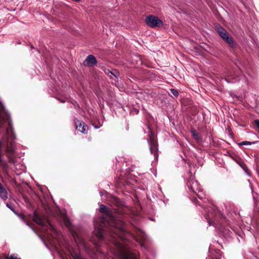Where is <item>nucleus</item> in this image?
Here are the masks:
<instances>
[{"label":"nucleus","mask_w":259,"mask_h":259,"mask_svg":"<svg viewBox=\"0 0 259 259\" xmlns=\"http://www.w3.org/2000/svg\"><path fill=\"white\" fill-rule=\"evenodd\" d=\"M100 211L106 214V216L100 217L95 223L94 232L97 238L103 239L104 234L109 232L112 238L123 240L125 233V224L121 218L118 220L115 214L111 215L108 208L103 204L100 206Z\"/></svg>","instance_id":"obj_1"},{"label":"nucleus","mask_w":259,"mask_h":259,"mask_svg":"<svg viewBox=\"0 0 259 259\" xmlns=\"http://www.w3.org/2000/svg\"><path fill=\"white\" fill-rule=\"evenodd\" d=\"M2 133L6 134L8 141L6 152H14V144L12 141L15 138V136L13 131L12 121L8 112L0 101V134Z\"/></svg>","instance_id":"obj_2"},{"label":"nucleus","mask_w":259,"mask_h":259,"mask_svg":"<svg viewBox=\"0 0 259 259\" xmlns=\"http://www.w3.org/2000/svg\"><path fill=\"white\" fill-rule=\"evenodd\" d=\"M32 220L35 223L39 225L47 227H49L50 228L53 229V226L49 221L46 218L40 217L38 215L36 211H34Z\"/></svg>","instance_id":"obj_3"},{"label":"nucleus","mask_w":259,"mask_h":259,"mask_svg":"<svg viewBox=\"0 0 259 259\" xmlns=\"http://www.w3.org/2000/svg\"><path fill=\"white\" fill-rule=\"evenodd\" d=\"M146 24L151 28L159 27L163 24L162 21L157 16L154 15H149L145 19Z\"/></svg>","instance_id":"obj_4"},{"label":"nucleus","mask_w":259,"mask_h":259,"mask_svg":"<svg viewBox=\"0 0 259 259\" xmlns=\"http://www.w3.org/2000/svg\"><path fill=\"white\" fill-rule=\"evenodd\" d=\"M149 143L150 152L151 154L154 155V159L157 161L158 157V143L156 140L155 139L153 135H151L150 136Z\"/></svg>","instance_id":"obj_5"},{"label":"nucleus","mask_w":259,"mask_h":259,"mask_svg":"<svg viewBox=\"0 0 259 259\" xmlns=\"http://www.w3.org/2000/svg\"><path fill=\"white\" fill-rule=\"evenodd\" d=\"M187 185L189 189L194 193H197V192H201V188L198 182L195 181L193 178L191 176L188 180Z\"/></svg>","instance_id":"obj_6"},{"label":"nucleus","mask_w":259,"mask_h":259,"mask_svg":"<svg viewBox=\"0 0 259 259\" xmlns=\"http://www.w3.org/2000/svg\"><path fill=\"white\" fill-rule=\"evenodd\" d=\"M3 142L0 141V166L2 167L4 174H7L9 168V166L7 161L3 157V152L2 149Z\"/></svg>","instance_id":"obj_7"},{"label":"nucleus","mask_w":259,"mask_h":259,"mask_svg":"<svg viewBox=\"0 0 259 259\" xmlns=\"http://www.w3.org/2000/svg\"><path fill=\"white\" fill-rule=\"evenodd\" d=\"M98 62L95 57L92 55H88L83 62L84 66L92 67L97 65Z\"/></svg>","instance_id":"obj_8"},{"label":"nucleus","mask_w":259,"mask_h":259,"mask_svg":"<svg viewBox=\"0 0 259 259\" xmlns=\"http://www.w3.org/2000/svg\"><path fill=\"white\" fill-rule=\"evenodd\" d=\"M74 121L76 129L82 133H84L86 129L88 128L87 124L82 121L76 118L74 119Z\"/></svg>","instance_id":"obj_9"},{"label":"nucleus","mask_w":259,"mask_h":259,"mask_svg":"<svg viewBox=\"0 0 259 259\" xmlns=\"http://www.w3.org/2000/svg\"><path fill=\"white\" fill-rule=\"evenodd\" d=\"M222 39L227 43L232 49L234 50L237 48V43L230 34L226 36L223 37Z\"/></svg>","instance_id":"obj_10"},{"label":"nucleus","mask_w":259,"mask_h":259,"mask_svg":"<svg viewBox=\"0 0 259 259\" xmlns=\"http://www.w3.org/2000/svg\"><path fill=\"white\" fill-rule=\"evenodd\" d=\"M215 30L219 34L220 36L223 38V37L226 36L229 33L227 31V30L224 29L223 27H222L220 24H217L215 26Z\"/></svg>","instance_id":"obj_11"},{"label":"nucleus","mask_w":259,"mask_h":259,"mask_svg":"<svg viewBox=\"0 0 259 259\" xmlns=\"http://www.w3.org/2000/svg\"><path fill=\"white\" fill-rule=\"evenodd\" d=\"M104 72L109 77L112 78V76L117 78L119 75V72L116 69L110 70L109 69H105Z\"/></svg>","instance_id":"obj_12"},{"label":"nucleus","mask_w":259,"mask_h":259,"mask_svg":"<svg viewBox=\"0 0 259 259\" xmlns=\"http://www.w3.org/2000/svg\"><path fill=\"white\" fill-rule=\"evenodd\" d=\"M0 197L4 200L8 198L7 191L1 184H0Z\"/></svg>","instance_id":"obj_13"},{"label":"nucleus","mask_w":259,"mask_h":259,"mask_svg":"<svg viewBox=\"0 0 259 259\" xmlns=\"http://www.w3.org/2000/svg\"><path fill=\"white\" fill-rule=\"evenodd\" d=\"M220 231L222 236L225 238H227L230 236L231 233V231L228 229L224 227H221L220 229Z\"/></svg>","instance_id":"obj_14"},{"label":"nucleus","mask_w":259,"mask_h":259,"mask_svg":"<svg viewBox=\"0 0 259 259\" xmlns=\"http://www.w3.org/2000/svg\"><path fill=\"white\" fill-rule=\"evenodd\" d=\"M122 259H138L137 257L131 252H125L122 254Z\"/></svg>","instance_id":"obj_15"},{"label":"nucleus","mask_w":259,"mask_h":259,"mask_svg":"<svg viewBox=\"0 0 259 259\" xmlns=\"http://www.w3.org/2000/svg\"><path fill=\"white\" fill-rule=\"evenodd\" d=\"M191 135L193 138L197 142H199L201 141V137L199 136L198 133L195 130H192L191 131Z\"/></svg>","instance_id":"obj_16"},{"label":"nucleus","mask_w":259,"mask_h":259,"mask_svg":"<svg viewBox=\"0 0 259 259\" xmlns=\"http://www.w3.org/2000/svg\"><path fill=\"white\" fill-rule=\"evenodd\" d=\"M14 152H6V156L8 158V161L10 163H15V158L14 156Z\"/></svg>","instance_id":"obj_17"},{"label":"nucleus","mask_w":259,"mask_h":259,"mask_svg":"<svg viewBox=\"0 0 259 259\" xmlns=\"http://www.w3.org/2000/svg\"><path fill=\"white\" fill-rule=\"evenodd\" d=\"M219 219H221L222 222L225 220L224 216L220 212H218V214H216L214 217L215 220H217Z\"/></svg>","instance_id":"obj_18"},{"label":"nucleus","mask_w":259,"mask_h":259,"mask_svg":"<svg viewBox=\"0 0 259 259\" xmlns=\"http://www.w3.org/2000/svg\"><path fill=\"white\" fill-rule=\"evenodd\" d=\"M64 223L65 225L68 228L70 227L72 225L69 219L67 217L64 218Z\"/></svg>","instance_id":"obj_19"},{"label":"nucleus","mask_w":259,"mask_h":259,"mask_svg":"<svg viewBox=\"0 0 259 259\" xmlns=\"http://www.w3.org/2000/svg\"><path fill=\"white\" fill-rule=\"evenodd\" d=\"M71 256L74 259H84L83 258L81 257L80 254L74 252L71 253Z\"/></svg>","instance_id":"obj_20"},{"label":"nucleus","mask_w":259,"mask_h":259,"mask_svg":"<svg viewBox=\"0 0 259 259\" xmlns=\"http://www.w3.org/2000/svg\"><path fill=\"white\" fill-rule=\"evenodd\" d=\"M170 92L176 98H177L178 97L179 92L177 90L174 89H170Z\"/></svg>","instance_id":"obj_21"},{"label":"nucleus","mask_w":259,"mask_h":259,"mask_svg":"<svg viewBox=\"0 0 259 259\" xmlns=\"http://www.w3.org/2000/svg\"><path fill=\"white\" fill-rule=\"evenodd\" d=\"M240 165L245 172H248V171L249 170L247 168V165L244 162H241V163H240Z\"/></svg>","instance_id":"obj_22"},{"label":"nucleus","mask_w":259,"mask_h":259,"mask_svg":"<svg viewBox=\"0 0 259 259\" xmlns=\"http://www.w3.org/2000/svg\"><path fill=\"white\" fill-rule=\"evenodd\" d=\"M254 143H255V142L251 143V142H248V141H243V142L240 143L239 144V145H251L252 144H254Z\"/></svg>","instance_id":"obj_23"},{"label":"nucleus","mask_w":259,"mask_h":259,"mask_svg":"<svg viewBox=\"0 0 259 259\" xmlns=\"http://www.w3.org/2000/svg\"><path fill=\"white\" fill-rule=\"evenodd\" d=\"M7 206L13 211H14V208L11 203H7Z\"/></svg>","instance_id":"obj_24"},{"label":"nucleus","mask_w":259,"mask_h":259,"mask_svg":"<svg viewBox=\"0 0 259 259\" xmlns=\"http://www.w3.org/2000/svg\"><path fill=\"white\" fill-rule=\"evenodd\" d=\"M6 259H21V258H18L17 256H15V255H11L10 256H8L6 257Z\"/></svg>","instance_id":"obj_25"},{"label":"nucleus","mask_w":259,"mask_h":259,"mask_svg":"<svg viewBox=\"0 0 259 259\" xmlns=\"http://www.w3.org/2000/svg\"><path fill=\"white\" fill-rule=\"evenodd\" d=\"M254 124L256 127L259 130V120L256 119L254 121Z\"/></svg>","instance_id":"obj_26"},{"label":"nucleus","mask_w":259,"mask_h":259,"mask_svg":"<svg viewBox=\"0 0 259 259\" xmlns=\"http://www.w3.org/2000/svg\"><path fill=\"white\" fill-rule=\"evenodd\" d=\"M22 219L25 221L26 224L28 226H30V225L29 224V223L27 221H26L25 220V217L24 215H23L22 216Z\"/></svg>","instance_id":"obj_27"},{"label":"nucleus","mask_w":259,"mask_h":259,"mask_svg":"<svg viewBox=\"0 0 259 259\" xmlns=\"http://www.w3.org/2000/svg\"><path fill=\"white\" fill-rule=\"evenodd\" d=\"M192 201H193L194 203H196V204H198V205H200V204L198 203V200H197L196 198H195V197L193 198H192Z\"/></svg>","instance_id":"obj_28"},{"label":"nucleus","mask_w":259,"mask_h":259,"mask_svg":"<svg viewBox=\"0 0 259 259\" xmlns=\"http://www.w3.org/2000/svg\"><path fill=\"white\" fill-rule=\"evenodd\" d=\"M199 192H197V193H195L196 194V195L197 196V197L200 199H202L203 198V197L202 196H201L200 194H198Z\"/></svg>","instance_id":"obj_29"},{"label":"nucleus","mask_w":259,"mask_h":259,"mask_svg":"<svg viewBox=\"0 0 259 259\" xmlns=\"http://www.w3.org/2000/svg\"><path fill=\"white\" fill-rule=\"evenodd\" d=\"M116 203H117V205L119 206L120 205L118 204V202L119 201V200L118 199H116Z\"/></svg>","instance_id":"obj_30"},{"label":"nucleus","mask_w":259,"mask_h":259,"mask_svg":"<svg viewBox=\"0 0 259 259\" xmlns=\"http://www.w3.org/2000/svg\"><path fill=\"white\" fill-rule=\"evenodd\" d=\"M72 233H73V235L74 236V237H75L76 235V234L75 232H73Z\"/></svg>","instance_id":"obj_31"},{"label":"nucleus","mask_w":259,"mask_h":259,"mask_svg":"<svg viewBox=\"0 0 259 259\" xmlns=\"http://www.w3.org/2000/svg\"><path fill=\"white\" fill-rule=\"evenodd\" d=\"M213 259H220L219 257H215L214 258H213Z\"/></svg>","instance_id":"obj_32"},{"label":"nucleus","mask_w":259,"mask_h":259,"mask_svg":"<svg viewBox=\"0 0 259 259\" xmlns=\"http://www.w3.org/2000/svg\"><path fill=\"white\" fill-rule=\"evenodd\" d=\"M75 1H76V2H79V1H80V0H75Z\"/></svg>","instance_id":"obj_33"},{"label":"nucleus","mask_w":259,"mask_h":259,"mask_svg":"<svg viewBox=\"0 0 259 259\" xmlns=\"http://www.w3.org/2000/svg\"><path fill=\"white\" fill-rule=\"evenodd\" d=\"M31 49H33V47L32 46H31Z\"/></svg>","instance_id":"obj_34"}]
</instances>
